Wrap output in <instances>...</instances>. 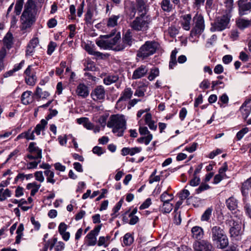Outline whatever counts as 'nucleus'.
I'll return each mask as SVG.
<instances>
[{"label": "nucleus", "instance_id": "nucleus-1", "mask_svg": "<svg viewBox=\"0 0 251 251\" xmlns=\"http://www.w3.org/2000/svg\"><path fill=\"white\" fill-rule=\"evenodd\" d=\"M35 5L33 0H28L25 5V9L21 17V29L29 28L35 21Z\"/></svg>", "mask_w": 251, "mask_h": 251}, {"label": "nucleus", "instance_id": "nucleus-2", "mask_svg": "<svg viewBox=\"0 0 251 251\" xmlns=\"http://www.w3.org/2000/svg\"><path fill=\"white\" fill-rule=\"evenodd\" d=\"M107 126L112 128L113 132L118 136H122L126 129V121L123 115H112L109 118Z\"/></svg>", "mask_w": 251, "mask_h": 251}, {"label": "nucleus", "instance_id": "nucleus-3", "mask_svg": "<svg viewBox=\"0 0 251 251\" xmlns=\"http://www.w3.org/2000/svg\"><path fill=\"white\" fill-rule=\"evenodd\" d=\"M211 235L212 241L218 249H223L228 245V240L224 230L218 226L211 227Z\"/></svg>", "mask_w": 251, "mask_h": 251}, {"label": "nucleus", "instance_id": "nucleus-4", "mask_svg": "<svg viewBox=\"0 0 251 251\" xmlns=\"http://www.w3.org/2000/svg\"><path fill=\"white\" fill-rule=\"evenodd\" d=\"M151 18L144 13L140 14L130 24L131 27L136 31H145L149 28Z\"/></svg>", "mask_w": 251, "mask_h": 251}, {"label": "nucleus", "instance_id": "nucleus-5", "mask_svg": "<svg viewBox=\"0 0 251 251\" xmlns=\"http://www.w3.org/2000/svg\"><path fill=\"white\" fill-rule=\"evenodd\" d=\"M158 47V44L156 42L147 41L142 45L138 50L137 56L143 59L154 53Z\"/></svg>", "mask_w": 251, "mask_h": 251}, {"label": "nucleus", "instance_id": "nucleus-6", "mask_svg": "<svg viewBox=\"0 0 251 251\" xmlns=\"http://www.w3.org/2000/svg\"><path fill=\"white\" fill-rule=\"evenodd\" d=\"M226 225L230 227L229 232L231 237L235 238L237 240L241 239L243 231L240 220H235L232 217H230L226 221Z\"/></svg>", "mask_w": 251, "mask_h": 251}, {"label": "nucleus", "instance_id": "nucleus-7", "mask_svg": "<svg viewBox=\"0 0 251 251\" xmlns=\"http://www.w3.org/2000/svg\"><path fill=\"white\" fill-rule=\"evenodd\" d=\"M230 21L228 15H224L217 18L215 21L211 24V30L212 31H222L227 27Z\"/></svg>", "mask_w": 251, "mask_h": 251}, {"label": "nucleus", "instance_id": "nucleus-8", "mask_svg": "<svg viewBox=\"0 0 251 251\" xmlns=\"http://www.w3.org/2000/svg\"><path fill=\"white\" fill-rule=\"evenodd\" d=\"M193 28L191 31L192 35L201 34L204 29V22L203 18L200 15L196 14L193 19Z\"/></svg>", "mask_w": 251, "mask_h": 251}, {"label": "nucleus", "instance_id": "nucleus-9", "mask_svg": "<svg viewBox=\"0 0 251 251\" xmlns=\"http://www.w3.org/2000/svg\"><path fill=\"white\" fill-rule=\"evenodd\" d=\"M193 248L194 251H214V250L212 244L206 240L195 242Z\"/></svg>", "mask_w": 251, "mask_h": 251}, {"label": "nucleus", "instance_id": "nucleus-10", "mask_svg": "<svg viewBox=\"0 0 251 251\" xmlns=\"http://www.w3.org/2000/svg\"><path fill=\"white\" fill-rule=\"evenodd\" d=\"M116 31V29H114L110 34L100 36V39L96 40V43L97 46L101 49L105 50H111L110 44L108 42V38L114 35Z\"/></svg>", "mask_w": 251, "mask_h": 251}, {"label": "nucleus", "instance_id": "nucleus-11", "mask_svg": "<svg viewBox=\"0 0 251 251\" xmlns=\"http://www.w3.org/2000/svg\"><path fill=\"white\" fill-rule=\"evenodd\" d=\"M28 151L30 154L27 155V157L32 160L33 159L42 158V150L36 146L34 142H31L28 147Z\"/></svg>", "mask_w": 251, "mask_h": 251}, {"label": "nucleus", "instance_id": "nucleus-12", "mask_svg": "<svg viewBox=\"0 0 251 251\" xmlns=\"http://www.w3.org/2000/svg\"><path fill=\"white\" fill-rule=\"evenodd\" d=\"M105 96V90L102 85L96 86L91 93V97L94 101L103 100Z\"/></svg>", "mask_w": 251, "mask_h": 251}, {"label": "nucleus", "instance_id": "nucleus-13", "mask_svg": "<svg viewBox=\"0 0 251 251\" xmlns=\"http://www.w3.org/2000/svg\"><path fill=\"white\" fill-rule=\"evenodd\" d=\"M238 5L239 13L241 16L246 15L251 11V0H239Z\"/></svg>", "mask_w": 251, "mask_h": 251}, {"label": "nucleus", "instance_id": "nucleus-14", "mask_svg": "<svg viewBox=\"0 0 251 251\" xmlns=\"http://www.w3.org/2000/svg\"><path fill=\"white\" fill-rule=\"evenodd\" d=\"M101 226L99 225L95 227V228L91 230L86 236L88 239L87 245L88 246H94L97 243L96 236L99 234Z\"/></svg>", "mask_w": 251, "mask_h": 251}, {"label": "nucleus", "instance_id": "nucleus-15", "mask_svg": "<svg viewBox=\"0 0 251 251\" xmlns=\"http://www.w3.org/2000/svg\"><path fill=\"white\" fill-rule=\"evenodd\" d=\"M115 36L111 39H108V42L110 44V49L112 50L119 51L123 50L124 47L123 45H120V43H118V41L121 39V34L120 32L115 34Z\"/></svg>", "mask_w": 251, "mask_h": 251}, {"label": "nucleus", "instance_id": "nucleus-16", "mask_svg": "<svg viewBox=\"0 0 251 251\" xmlns=\"http://www.w3.org/2000/svg\"><path fill=\"white\" fill-rule=\"evenodd\" d=\"M148 72V68L146 66L141 65L137 68L132 75V79H138L145 76Z\"/></svg>", "mask_w": 251, "mask_h": 251}, {"label": "nucleus", "instance_id": "nucleus-17", "mask_svg": "<svg viewBox=\"0 0 251 251\" xmlns=\"http://www.w3.org/2000/svg\"><path fill=\"white\" fill-rule=\"evenodd\" d=\"M76 94L82 98H86L89 94L88 87L83 83L78 85L75 90Z\"/></svg>", "mask_w": 251, "mask_h": 251}, {"label": "nucleus", "instance_id": "nucleus-18", "mask_svg": "<svg viewBox=\"0 0 251 251\" xmlns=\"http://www.w3.org/2000/svg\"><path fill=\"white\" fill-rule=\"evenodd\" d=\"M245 120L249 116L251 111V101L250 100H246L240 109Z\"/></svg>", "mask_w": 251, "mask_h": 251}, {"label": "nucleus", "instance_id": "nucleus-19", "mask_svg": "<svg viewBox=\"0 0 251 251\" xmlns=\"http://www.w3.org/2000/svg\"><path fill=\"white\" fill-rule=\"evenodd\" d=\"M133 41V40L131 35V32L129 31H127L124 35L122 39V43H120V45H123L124 50L127 47L131 46Z\"/></svg>", "mask_w": 251, "mask_h": 251}, {"label": "nucleus", "instance_id": "nucleus-20", "mask_svg": "<svg viewBox=\"0 0 251 251\" xmlns=\"http://www.w3.org/2000/svg\"><path fill=\"white\" fill-rule=\"evenodd\" d=\"M191 232L192 237L199 240H201L204 235V231L203 229L199 226H195L192 228Z\"/></svg>", "mask_w": 251, "mask_h": 251}, {"label": "nucleus", "instance_id": "nucleus-21", "mask_svg": "<svg viewBox=\"0 0 251 251\" xmlns=\"http://www.w3.org/2000/svg\"><path fill=\"white\" fill-rule=\"evenodd\" d=\"M181 25L182 28L186 30H189L191 27V16L190 14H186L181 17Z\"/></svg>", "mask_w": 251, "mask_h": 251}, {"label": "nucleus", "instance_id": "nucleus-22", "mask_svg": "<svg viewBox=\"0 0 251 251\" xmlns=\"http://www.w3.org/2000/svg\"><path fill=\"white\" fill-rule=\"evenodd\" d=\"M39 44V40L37 38H33L29 42L27 47L26 53L28 55H32L34 52L35 48Z\"/></svg>", "mask_w": 251, "mask_h": 251}, {"label": "nucleus", "instance_id": "nucleus-23", "mask_svg": "<svg viewBox=\"0 0 251 251\" xmlns=\"http://www.w3.org/2000/svg\"><path fill=\"white\" fill-rule=\"evenodd\" d=\"M32 92L30 91H26L24 92L21 96V101L23 104L27 105L32 101V97L31 95Z\"/></svg>", "mask_w": 251, "mask_h": 251}, {"label": "nucleus", "instance_id": "nucleus-24", "mask_svg": "<svg viewBox=\"0 0 251 251\" xmlns=\"http://www.w3.org/2000/svg\"><path fill=\"white\" fill-rule=\"evenodd\" d=\"M133 95V91L130 88H126L121 94V96L118 100V102L122 100H127L130 99Z\"/></svg>", "mask_w": 251, "mask_h": 251}, {"label": "nucleus", "instance_id": "nucleus-25", "mask_svg": "<svg viewBox=\"0 0 251 251\" xmlns=\"http://www.w3.org/2000/svg\"><path fill=\"white\" fill-rule=\"evenodd\" d=\"M147 0H136V6L139 13H144L146 15L147 5Z\"/></svg>", "mask_w": 251, "mask_h": 251}, {"label": "nucleus", "instance_id": "nucleus-26", "mask_svg": "<svg viewBox=\"0 0 251 251\" xmlns=\"http://www.w3.org/2000/svg\"><path fill=\"white\" fill-rule=\"evenodd\" d=\"M237 26L241 29H244L251 25V20L239 18L236 21Z\"/></svg>", "mask_w": 251, "mask_h": 251}, {"label": "nucleus", "instance_id": "nucleus-27", "mask_svg": "<svg viewBox=\"0 0 251 251\" xmlns=\"http://www.w3.org/2000/svg\"><path fill=\"white\" fill-rule=\"evenodd\" d=\"M237 204V201L232 197L228 198L226 201V206L231 211L236 209Z\"/></svg>", "mask_w": 251, "mask_h": 251}, {"label": "nucleus", "instance_id": "nucleus-28", "mask_svg": "<svg viewBox=\"0 0 251 251\" xmlns=\"http://www.w3.org/2000/svg\"><path fill=\"white\" fill-rule=\"evenodd\" d=\"M85 49L89 54L98 57L102 58V53L99 51H96L94 46L86 45L85 46Z\"/></svg>", "mask_w": 251, "mask_h": 251}, {"label": "nucleus", "instance_id": "nucleus-29", "mask_svg": "<svg viewBox=\"0 0 251 251\" xmlns=\"http://www.w3.org/2000/svg\"><path fill=\"white\" fill-rule=\"evenodd\" d=\"M119 15H112L107 22V26L108 27H114L118 25V20L120 18Z\"/></svg>", "mask_w": 251, "mask_h": 251}, {"label": "nucleus", "instance_id": "nucleus-30", "mask_svg": "<svg viewBox=\"0 0 251 251\" xmlns=\"http://www.w3.org/2000/svg\"><path fill=\"white\" fill-rule=\"evenodd\" d=\"M160 4L164 11L170 12L174 8L173 4L171 3L170 0H162Z\"/></svg>", "mask_w": 251, "mask_h": 251}, {"label": "nucleus", "instance_id": "nucleus-31", "mask_svg": "<svg viewBox=\"0 0 251 251\" xmlns=\"http://www.w3.org/2000/svg\"><path fill=\"white\" fill-rule=\"evenodd\" d=\"M174 205L170 202H163L162 206H160L159 210L163 213H169L173 209Z\"/></svg>", "mask_w": 251, "mask_h": 251}, {"label": "nucleus", "instance_id": "nucleus-32", "mask_svg": "<svg viewBox=\"0 0 251 251\" xmlns=\"http://www.w3.org/2000/svg\"><path fill=\"white\" fill-rule=\"evenodd\" d=\"M48 122L46 120L42 119L40 121V123L37 125L33 131L37 135H40L41 134V131L44 130Z\"/></svg>", "mask_w": 251, "mask_h": 251}, {"label": "nucleus", "instance_id": "nucleus-33", "mask_svg": "<svg viewBox=\"0 0 251 251\" xmlns=\"http://www.w3.org/2000/svg\"><path fill=\"white\" fill-rule=\"evenodd\" d=\"M41 187L40 184H37L36 182L30 183L27 184L26 188L28 190L31 189L30 195L33 196L38 192Z\"/></svg>", "mask_w": 251, "mask_h": 251}, {"label": "nucleus", "instance_id": "nucleus-34", "mask_svg": "<svg viewBox=\"0 0 251 251\" xmlns=\"http://www.w3.org/2000/svg\"><path fill=\"white\" fill-rule=\"evenodd\" d=\"M251 189V178L248 179L242 184V193L243 195L246 196L248 194V191Z\"/></svg>", "mask_w": 251, "mask_h": 251}, {"label": "nucleus", "instance_id": "nucleus-35", "mask_svg": "<svg viewBox=\"0 0 251 251\" xmlns=\"http://www.w3.org/2000/svg\"><path fill=\"white\" fill-rule=\"evenodd\" d=\"M44 174L47 177V181L48 183L54 184L55 182V179L54 178V173L50 170H47L44 171Z\"/></svg>", "mask_w": 251, "mask_h": 251}, {"label": "nucleus", "instance_id": "nucleus-36", "mask_svg": "<svg viewBox=\"0 0 251 251\" xmlns=\"http://www.w3.org/2000/svg\"><path fill=\"white\" fill-rule=\"evenodd\" d=\"M119 79L117 75H108L103 79V83L107 85L116 82Z\"/></svg>", "mask_w": 251, "mask_h": 251}, {"label": "nucleus", "instance_id": "nucleus-37", "mask_svg": "<svg viewBox=\"0 0 251 251\" xmlns=\"http://www.w3.org/2000/svg\"><path fill=\"white\" fill-rule=\"evenodd\" d=\"M24 230V225L23 224H20L16 231V233L17 234V235L16 237L15 243L19 244L20 243L21 238L23 235V232Z\"/></svg>", "mask_w": 251, "mask_h": 251}, {"label": "nucleus", "instance_id": "nucleus-38", "mask_svg": "<svg viewBox=\"0 0 251 251\" xmlns=\"http://www.w3.org/2000/svg\"><path fill=\"white\" fill-rule=\"evenodd\" d=\"M13 41V36L12 34L8 32L6 35L5 36L3 39V42L5 45L6 46L7 48L9 49L11 48V45L12 44Z\"/></svg>", "mask_w": 251, "mask_h": 251}, {"label": "nucleus", "instance_id": "nucleus-39", "mask_svg": "<svg viewBox=\"0 0 251 251\" xmlns=\"http://www.w3.org/2000/svg\"><path fill=\"white\" fill-rule=\"evenodd\" d=\"M173 198V195L168 194L167 191L164 192L160 197V201L163 202H170Z\"/></svg>", "mask_w": 251, "mask_h": 251}, {"label": "nucleus", "instance_id": "nucleus-40", "mask_svg": "<svg viewBox=\"0 0 251 251\" xmlns=\"http://www.w3.org/2000/svg\"><path fill=\"white\" fill-rule=\"evenodd\" d=\"M159 75V70L158 68L154 67L151 69L150 74L148 76V79L150 81H152L154 79Z\"/></svg>", "mask_w": 251, "mask_h": 251}, {"label": "nucleus", "instance_id": "nucleus-41", "mask_svg": "<svg viewBox=\"0 0 251 251\" xmlns=\"http://www.w3.org/2000/svg\"><path fill=\"white\" fill-rule=\"evenodd\" d=\"M25 82L27 84L31 86H33L36 83L37 80V77L36 75H31L26 76L25 77Z\"/></svg>", "mask_w": 251, "mask_h": 251}, {"label": "nucleus", "instance_id": "nucleus-42", "mask_svg": "<svg viewBox=\"0 0 251 251\" xmlns=\"http://www.w3.org/2000/svg\"><path fill=\"white\" fill-rule=\"evenodd\" d=\"M123 242L125 245L129 246L133 243V238L130 233H127L125 235L124 237Z\"/></svg>", "mask_w": 251, "mask_h": 251}, {"label": "nucleus", "instance_id": "nucleus-43", "mask_svg": "<svg viewBox=\"0 0 251 251\" xmlns=\"http://www.w3.org/2000/svg\"><path fill=\"white\" fill-rule=\"evenodd\" d=\"M212 209L210 208H207L202 215L201 220L202 221H207L211 215Z\"/></svg>", "mask_w": 251, "mask_h": 251}, {"label": "nucleus", "instance_id": "nucleus-44", "mask_svg": "<svg viewBox=\"0 0 251 251\" xmlns=\"http://www.w3.org/2000/svg\"><path fill=\"white\" fill-rule=\"evenodd\" d=\"M93 15V12L91 8H88L85 15V21L87 24H91Z\"/></svg>", "mask_w": 251, "mask_h": 251}, {"label": "nucleus", "instance_id": "nucleus-45", "mask_svg": "<svg viewBox=\"0 0 251 251\" xmlns=\"http://www.w3.org/2000/svg\"><path fill=\"white\" fill-rule=\"evenodd\" d=\"M23 6V1L19 0L16 2L14 11L17 15H20Z\"/></svg>", "mask_w": 251, "mask_h": 251}, {"label": "nucleus", "instance_id": "nucleus-46", "mask_svg": "<svg viewBox=\"0 0 251 251\" xmlns=\"http://www.w3.org/2000/svg\"><path fill=\"white\" fill-rule=\"evenodd\" d=\"M41 159H34L35 160L34 161L30 162L27 165V169H31L36 168L38 164L41 162Z\"/></svg>", "mask_w": 251, "mask_h": 251}, {"label": "nucleus", "instance_id": "nucleus-47", "mask_svg": "<svg viewBox=\"0 0 251 251\" xmlns=\"http://www.w3.org/2000/svg\"><path fill=\"white\" fill-rule=\"evenodd\" d=\"M35 66V65H31L28 66V67L25 71V75L26 76L36 74V72L33 69V67Z\"/></svg>", "mask_w": 251, "mask_h": 251}, {"label": "nucleus", "instance_id": "nucleus-48", "mask_svg": "<svg viewBox=\"0 0 251 251\" xmlns=\"http://www.w3.org/2000/svg\"><path fill=\"white\" fill-rule=\"evenodd\" d=\"M56 43L54 42H50L48 46L47 53L49 55H51L54 51L55 48L56 47Z\"/></svg>", "mask_w": 251, "mask_h": 251}, {"label": "nucleus", "instance_id": "nucleus-49", "mask_svg": "<svg viewBox=\"0 0 251 251\" xmlns=\"http://www.w3.org/2000/svg\"><path fill=\"white\" fill-rule=\"evenodd\" d=\"M249 131V129L248 127H245L242 129L241 130L238 131L236 134V137L238 140H241L244 135L246 134Z\"/></svg>", "mask_w": 251, "mask_h": 251}, {"label": "nucleus", "instance_id": "nucleus-50", "mask_svg": "<svg viewBox=\"0 0 251 251\" xmlns=\"http://www.w3.org/2000/svg\"><path fill=\"white\" fill-rule=\"evenodd\" d=\"M210 188V187L208 184L202 183L196 191L198 194H199L203 191L209 189Z\"/></svg>", "mask_w": 251, "mask_h": 251}, {"label": "nucleus", "instance_id": "nucleus-51", "mask_svg": "<svg viewBox=\"0 0 251 251\" xmlns=\"http://www.w3.org/2000/svg\"><path fill=\"white\" fill-rule=\"evenodd\" d=\"M228 169L227 164L226 162H225L222 165V166L219 169L218 171V174L221 175L225 177H226V175L225 174L226 172Z\"/></svg>", "mask_w": 251, "mask_h": 251}, {"label": "nucleus", "instance_id": "nucleus-52", "mask_svg": "<svg viewBox=\"0 0 251 251\" xmlns=\"http://www.w3.org/2000/svg\"><path fill=\"white\" fill-rule=\"evenodd\" d=\"M11 196V191L8 189H5L3 192H2L1 197H0V201H4L7 197Z\"/></svg>", "mask_w": 251, "mask_h": 251}, {"label": "nucleus", "instance_id": "nucleus-53", "mask_svg": "<svg viewBox=\"0 0 251 251\" xmlns=\"http://www.w3.org/2000/svg\"><path fill=\"white\" fill-rule=\"evenodd\" d=\"M36 180L40 182H43L44 181V177L43 175V173L41 171H38L35 172L34 174Z\"/></svg>", "mask_w": 251, "mask_h": 251}, {"label": "nucleus", "instance_id": "nucleus-54", "mask_svg": "<svg viewBox=\"0 0 251 251\" xmlns=\"http://www.w3.org/2000/svg\"><path fill=\"white\" fill-rule=\"evenodd\" d=\"M151 203V201L150 198H148L140 206V209L147 208Z\"/></svg>", "mask_w": 251, "mask_h": 251}, {"label": "nucleus", "instance_id": "nucleus-55", "mask_svg": "<svg viewBox=\"0 0 251 251\" xmlns=\"http://www.w3.org/2000/svg\"><path fill=\"white\" fill-rule=\"evenodd\" d=\"M92 151L94 154H97L98 156H100L103 153L102 148L99 146H95L93 148Z\"/></svg>", "mask_w": 251, "mask_h": 251}, {"label": "nucleus", "instance_id": "nucleus-56", "mask_svg": "<svg viewBox=\"0 0 251 251\" xmlns=\"http://www.w3.org/2000/svg\"><path fill=\"white\" fill-rule=\"evenodd\" d=\"M68 226L67 225L63 222L61 223L58 226V231L60 234H62L66 231Z\"/></svg>", "mask_w": 251, "mask_h": 251}, {"label": "nucleus", "instance_id": "nucleus-57", "mask_svg": "<svg viewBox=\"0 0 251 251\" xmlns=\"http://www.w3.org/2000/svg\"><path fill=\"white\" fill-rule=\"evenodd\" d=\"M123 203V201L120 200L116 204V205L114 207L113 211V213L112 214V216L113 217H116V215H115V214L120 209Z\"/></svg>", "mask_w": 251, "mask_h": 251}, {"label": "nucleus", "instance_id": "nucleus-58", "mask_svg": "<svg viewBox=\"0 0 251 251\" xmlns=\"http://www.w3.org/2000/svg\"><path fill=\"white\" fill-rule=\"evenodd\" d=\"M210 86V82L208 79L203 80L200 84V87L202 89H208Z\"/></svg>", "mask_w": 251, "mask_h": 251}, {"label": "nucleus", "instance_id": "nucleus-59", "mask_svg": "<svg viewBox=\"0 0 251 251\" xmlns=\"http://www.w3.org/2000/svg\"><path fill=\"white\" fill-rule=\"evenodd\" d=\"M64 248L65 244L63 242L59 241L56 243L54 248V250L55 251H61L64 250Z\"/></svg>", "mask_w": 251, "mask_h": 251}, {"label": "nucleus", "instance_id": "nucleus-60", "mask_svg": "<svg viewBox=\"0 0 251 251\" xmlns=\"http://www.w3.org/2000/svg\"><path fill=\"white\" fill-rule=\"evenodd\" d=\"M200 182V178L199 177L195 176L194 178L190 181V184L192 186H196L199 184Z\"/></svg>", "mask_w": 251, "mask_h": 251}, {"label": "nucleus", "instance_id": "nucleus-61", "mask_svg": "<svg viewBox=\"0 0 251 251\" xmlns=\"http://www.w3.org/2000/svg\"><path fill=\"white\" fill-rule=\"evenodd\" d=\"M57 23L56 19L54 18H51L48 21L47 25L49 28H53L56 25Z\"/></svg>", "mask_w": 251, "mask_h": 251}, {"label": "nucleus", "instance_id": "nucleus-62", "mask_svg": "<svg viewBox=\"0 0 251 251\" xmlns=\"http://www.w3.org/2000/svg\"><path fill=\"white\" fill-rule=\"evenodd\" d=\"M187 114V111L185 107H183L182 108H181L179 114V118L181 121H183L184 119Z\"/></svg>", "mask_w": 251, "mask_h": 251}, {"label": "nucleus", "instance_id": "nucleus-63", "mask_svg": "<svg viewBox=\"0 0 251 251\" xmlns=\"http://www.w3.org/2000/svg\"><path fill=\"white\" fill-rule=\"evenodd\" d=\"M190 195V192L188 190L184 189L180 194L181 200H185Z\"/></svg>", "mask_w": 251, "mask_h": 251}, {"label": "nucleus", "instance_id": "nucleus-64", "mask_svg": "<svg viewBox=\"0 0 251 251\" xmlns=\"http://www.w3.org/2000/svg\"><path fill=\"white\" fill-rule=\"evenodd\" d=\"M224 68L222 65L218 64L216 65L214 69V72L216 74H220L223 73Z\"/></svg>", "mask_w": 251, "mask_h": 251}]
</instances>
